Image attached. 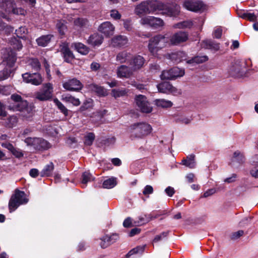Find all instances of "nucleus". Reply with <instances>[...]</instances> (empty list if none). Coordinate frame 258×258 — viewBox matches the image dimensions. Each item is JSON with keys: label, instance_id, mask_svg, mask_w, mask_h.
Segmentation results:
<instances>
[{"label": "nucleus", "instance_id": "f257e3e1", "mask_svg": "<svg viewBox=\"0 0 258 258\" xmlns=\"http://www.w3.org/2000/svg\"><path fill=\"white\" fill-rule=\"evenodd\" d=\"M169 45V37L167 34H158L149 39L148 48L151 54L156 56L159 50Z\"/></svg>", "mask_w": 258, "mask_h": 258}, {"label": "nucleus", "instance_id": "f03ea898", "mask_svg": "<svg viewBox=\"0 0 258 258\" xmlns=\"http://www.w3.org/2000/svg\"><path fill=\"white\" fill-rule=\"evenodd\" d=\"M163 4L157 0L143 1L135 8V14L141 17L147 14L154 13L162 9Z\"/></svg>", "mask_w": 258, "mask_h": 258}, {"label": "nucleus", "instance_id": "7ed1b4c3", "mask_svg": "<svg viewBox=\"0 0 258 258\" xmlns=\"http://www.w3.org/2000/svg\"><path fill=\"white\" fill-rule=\"evenodd\" d=\"M151 125L146 122H137L131 124L128 127L131 137L133 138L143 139L152 132Z\"/></svg>", "mask_w": 258, "mask_h": 258}, {"label": "nucleus", "instance_id": "20e7f679", "mask_svg": "<svg viewBox=\"0 0 258 258\" xmlns=\"http://www.w3.org/2000/svg\"><path fill=\"white\" fill-rule=\"evenodd\" d=\"M9 105L7 108L10 110L22 111L25 110L28 105V102L24 100L21 95L15 93L9 99Z\"/></svg>", "mask_w": 258, "mask_h": 258}, {"label": "nucleus", "instance_id": "39448f33", "mask_svg": "<svg viewBox=\"0 0 258 258\" xmlns=\"http://www.w3.org/2000/svg\"><path fill=\"white\" fill-rule=\"evenodd\" d=\"M24 142L38 151H44L51 147L50 143L42 138L28 137L25 139Z\"/></svg>", "mask_w": 258, "mask_h": 258}, {"label": "nucleus", "instance_id": "423d86ee", "mask_svg": "<svg viewBox=\"0 0 258 258\" xmlns=\"http://www.w3.org/2000/svg\"><path fill=\"white\" fill-rule=\"evenodd\" d=\"M53 88L50 83L43 84L41 89L36 93V98L41 101L50 100L53 96Z\"/></svg>", "mask_w": 258, "mask_h": 258}, {"label": "nucleus", "instance_id": "0eeeda50", "mask_svg": "<svg viewBox=\"0 0 258 258\" xmlns=\"http://www.w3.org/2000/svg\"><path fill=\"white\" fill-rule=\"evenodd\" d=\"M128 66L134 72H138L146 64V60L142 55L135 54L133 55L128 61Z\"/></svg>", "mask_w": 258, "mask_h": 258}, {"label": "nucleus", "instance_id": "6e6552de", "mask_svg": "<svg viewBox=\"0 0 258 258\" xmlns=\"http://www.w3.org/2000/svg\"><path fill=\"white\" fill-rule=\"evenodd\" d=\"M23 81L27 84H30L34 86H38L42 84L43 79L41 75L38 72H27L22 75Z\"/></svg>", "mask_w": 258, "mask_h": 258}, {"label": "nucleus", "instance_id": "1a4fd4ad", "mask_svg": "<svg viewBox=\"0 0 258 258\" xmlns=\"http://www.w3.org/2000/svg\"><path fill=\"white\" fill-rule=\"evenodd\" d=\"M140 22L142 25H148L154 29H159L164 25V22L162 19L154 16H145Z\"/></svg>", "mask_w": 258, "mask_h": 258}, {"label": "nucleus", "instance_id": "9d476101", "mask_svg": "<svg viewBox=\"0 0 258 258\" xmlns=\"http://www.w3.org/2000/svg\"><path fill=\"white\" fill-rule=\"evenodd\" d=\"M135 100L137 106L142 112L149 113L152 111V107L145 95H136Z\"/></svg>", "mask_w": 258, "mask_h": 258}, {"label": "nucleus", "instance_id": "9b49d317", "mask_svg": "<svg viewBox=\"0 0 258 258\" xmlns=\"http://www.w3.org/2000/svg\"><path fill=\"white\" fill-rule=\"evenodd\" d=\"M184 75V71L177 67H174L169 70L163 71L160 78L161 80H174Z\"/></svg>", "mask_w": 258, "mask_h": 258}, {"label": "nucleus", "instance_id": "f8f14e48", "mask_svg": "<svg viewBox=\"0 0 258 258\" xmlns=\"http://www.w3.org/2000/svg\"><path fill=\"white\" fill-rule=\"evenodd\" d=\"M183 6L188 11L197 12L203 10L205 5L201 1L185 0Z\"/></svg>", "mask_w": 258, "mask_h": 258}, {"label": "nucleus", "instance_id": "ddd939ff", "mask_svg": "<svg viewBox=\"0 0 258 258\" xmlns=\"http://www.w3.org/2000/svg\"><path fill=\"white\" fill-rule=\"evenodd\" d=\"M60 52L64 61L67 63H72V61L75 58V55L69 48V44L67 42H63L60 45Z\"/></svg>", "mask_w": 258, "mask_h": 258}, {"label": "nucleus", "instance_id": "4468645a", "mask_svg": "<svg viewBox=\"0 0 258 258\" xmlns=\"http://www.w3.org/2000/svg\"><path fill=\"white\" fill-rule=\"evenodd\" d=\"M63 88L70 91H79L83 88V85L76 78L69 80L62 84Z\"/></svg>", "mask_w": 258, "mask_h": 258}, {"label": "nucleus", "instance_id": "2eb2a0df", "mask_svg": "<svg viewBox=\"0 0 258 258\" xmlns=\"http://www.w3.org/2000/svg\"><path fill=\"white\" fill-rule=\"evenodd\" d=\"M188 38V34L187 32L180 31L174 33L171 38H169L170 44L177 45L186 41Z\"/></svg>", "mask_w": 258, "mask_h": 258}, {"label": "nucleus", "instance_id": "dca6fc26", "mask_svg": "<svg viewBox=\"0 0 258 258\" xmlns=\"http://www.w3.org/2000/svg\"><path fill=\"white\" fill-rule=\"evenodd\" d=\"M118 238L119 235L116 233H113L110 235L106 234L100 238L101 241L99 245L102 248L105 249L115 242Z\"/></svg>", "mask_w": 258, "mask_h": 258}, {"label": "nucleus", "instance_id": "f3484780", "mask_svg": "<svg viewBox=\"0 0 258 258\" xmlns=\"http://www.w3.org/2000/svg\"><path fill=\"white\" fill-rule=\"evenodd\" d=\"M245 72V66L242 67L239 63H235L230 68L229 73L232 77L239 78L244 75Z\"/></svg>", "mask_w": 258, "mask_h": 258}, {"label": "nucleus", "instance_id": "a211bd4d", "mask_svg": "<svg viewBox=\"0 0 258 258\" xmlns=\"http://www.w3.org/2000/svg\"><path fill=\"white\" fill-rule=\"evenodd\" d=\"M98 30L99 32L104 34L105 36L109 37L113 35L114 27L110 22L106 21L102 23L99 26Z\"/></svg>", "mask_w": 258, "mask_h": 258}, {"label": "nucleus", "instance_id": "6ab92c4d", "mask_svg": "<svg viewBox=\"0 0 258 258\" xmlns=\"http://www.w3.org/2000/svg\"><path fill=\"white\" fill-rule=\"evenodd\" d=\"M134 73L132 68L126 65H121L117 70V76L120 78H130L133 76Z\"/></svg>", "mask_w": 258, "mask_h": 258}, {"label": "nucleus", "instance_id": "aec40b11", "mask_svg": "<svg viewBox=\"0 0 258 258\" xmlns=\"http://www.w3.org/2000/svg\"><path fill=\"white\" fill-rule=\"evenodd\" d=\"M245 160L244 154L239 150H237L234 152L229 165L231 167L235 166V163L238 164L239 165H242L245 162Z\"/></svg>", "mask_w": 258, "mask_h": 258}, {"label": "nucleus", "instance_id": "412c9836", "mask_svg": "<svg viewBox=\"0 0 258 258\" xmlns=\"http://www.w3.org/2000/svg\"><path fill=\"white\" fill-rule=\"evenodd\" d=\"M157 89L159 92L163 93H175L177 92V89L174 87L169 82H163L157 85Z\"/></svg>", "mask_w": 258, "mask_h": 258}, {"label": "nucleus", "instance_id": "4be33fe9", "mask_svg": "<svg viewBox=\"0 0 258 258\" xmlns=\"http://www.w3.org/2000/svg\"><path fill=\"white\" fill-rule=\"evenodd\" d=\"M2 147L7 149L17 158H21L24 156V153L19 148H15L14 146L8 142L1 143Z\"/></svg>", "mask_w": 258, "mask_h": 258}, {"label": "nucleus", "instance_id": "5701e85b", "mask_svg": "<svg viewBox=\"0 0 258 258\" xmlns=\"http://www.w3.org/2000/svg\"><path fill=\"white\" fill-rule=\"evenodd\" d=\"M6 51L7 54L5 57V61L7 66L13 68L17 60V53L11 48L7 49Z\"/></svg>", "mask_w": 258, "mask_h": 258}, {"label": "nucleus", "instance_id": "b1692460", "mask_svg": "<svg viewBox=\"0 0 258 258\" xmlns=\"http://www.w3.org/2000/svg\"><path fill=\"white\" fill-rule=\"evenodd\" d=\"M161 11H163L161 13L163 15H166L169 17H176L180 13V7L177 5H175L172 7H167L166 8H163Z\"/></svg>", "mask_w": 258, "mask_h": 258}, {"label": "nucleus", "instance_id": "393cba45", "mask_svg": "<svg viewBox=\"0 0 258 258\" xmlns=\"http://www.w3.org/2000/svg\"><path fill=\"white\" fill-rule=\"evenodd\" d=\"M89 89L92 91L96 93V94L100 97H106L108 93L106 89L104 87L99 86L96 84H91L89 85Z\"/></svg>", "mask_w": 258, "mask_h": 258}, {"label": "nucleus", "instance_id": "a878e982", "mask_svg": "<svg viewBox=\"0 0 258 258\" xmlns=\"http://www.w3.org/2000/svg\"><path fill=\"white\" fill-rule=\"evenodd\" d=\"M103 40V36L97 33H95L91 35L87 40V42L88 44L95 47L101 45Z\"/></svg>", "mask_w": 258, "mask_h": 258}, {"label": "nucleus", "instance_id": "bb28decb", "mask_svg": "<svg viewBox=\"0 0 258 258\" xmlns=\"http://www.w3.org/2000/svg\"><path fill=\"white\" fill-rule=\"evenodd\" d=\"M169 58L174 63H178L187 59V54L183 51H178L171 53Z\"/></svg>", "mask_w": 258, "mask_h": 258}, {"label": "nucleus", "instance_id": "cd10ccee", "mask_svg": "<svg viewBox=\"0 0 258 258\" xmlns=\"http://www.w3.org/2000/svg\"><path fill=\"white\" fill-rule=\"evenodd\" d=\"M71 47L82 55H87L90 51V48L81 42L73 43Z\"/></svg>", "mask_w": 258, "mask_h": 258}, {"label": "nucleus", "instance_id": "c85d7f7f", "mask_svg": "<svg viewBox=\"0 0 258 258\" xmlns=\"http://www.w3.org/2000/svg\"><path fill=\"white\" fill-rule=\"evenodd\" d=\"M13 6H16L14 0H0V9L8 14H10V10Z\"/></svg>", "mask_w": 258, "mask_h": 258}, {"label": "nucleus", "instance_id": "c756f323", "mask_svg": "<svg viewBox=\"0 0 258 258\" xmlns=\"http://www.w3.org/2000/svg\"><path fill=\"white\" fill-rule=\"evenodd\" d=\"M25 193L18 189H16L15 194L12 196L20 204H25L28 202V199L25 197Z\"/></svg>", "mask_w": 258, "mask_h": 258}, {"label": "nucleus", "instance_id": "7c9ffc66", "mask_svg": "<svg viewBox=\"0 0 258 258\" xmlns=\"http://www.w3.org/2000/svg\"><path fill=\"white\" fill-rule=\"evenodd\" d=\"M52 37L53 35L51 34L42 35L37 38L36 41L38 46L45 47L50 42Z\"/></svg>", "mask_w": 258, "mask_h": 258}, {"label": "nucleus", "instance_id": "2f4dec72", "mask_svg": "<svg viewBox=\"0 0 258 258\" xmlns=\"http://www.w3.org/2000/svg\"><path fill=\"white\" fill-rule=\"evenodd\" d=\"M112 42L115 46L121 47L127 43L128 39L125 36L118 35L112 39Z\"/></svg>", "mask_w": 258, "mask_h": 258}, {"label": "nucleus", "instance_id": "473e14b6", "mask_svg": "<svg viewBox=\"0 0 258 258\" xmlns=\"http://www.w3.org/2000/svg\"><path fill=\"white\" fill-rule=\"evenodd\" d=\"M54 169V166L52 162L46 165L40 172L41 177H50L52 175V172Z\"/></svg>", "mask_w": 258, "mask_h": 258}, {"label": "nucleus", "instance_id": "72a5a7b5", "mask_svg": "<svg viewBox=\"0 0 258 258\" xmlns=\"http://www.w3.org/2000/svg\"><path fill=\"white\" fill-rule=\"evenodd\" d=\"M93 100L91 98H88L84 100L82 105L79 108L78 111L80 113H84L87 110H90L93 107Z\"/></svg>", "mask_w": 258, "mask_h": 258}, {"label": "nucleus", "instance_id": "f704fd0d", "mask_svg": "<svg viewBox=\"0 0 258 258\" xmlns=\"http://www.w3.org/2000/svg\"><path fill=\"white\" fill-rule=\"evenodd\" d=\"M9 43L13 47V49L17 50H20L23 47V44L20 38L13 36L9 40Z\"/></svg>", "mask_w": 258, "mask_h": 258}, {"label": "nucleus", "instance_id": "c9c22d12", "mask_svg": "<svg viewBox=\"0 0 258 258\" xmlns=\"http://www.w3.org/2000/svg\"><path fill=\"white\" fill-rule=\"evenodd\" d=\"M208 57L207 55L199 56L197 55L191 59L186 60V63L188 64H200L207 61L208 60Z\"/></svg>", "mask_w": 258, "mask_h": 258}, {"label": "nucleus", "instance_id": "e433bc0d", "mask_svg": "<svg viewBox=\"0 0 258 258\" xmlns=\"http://www.w3.org/2000/svg\"><path fill=\"white\" fill-rule=\"evenodd\" d=\"M203 47L206 49L218 51L220 49L219 43L211 40H204L203 42Z\"/></svg>", "mask_w": 258, "mask_h": 258}, {"label": "nucleus", "instance_id": "4c0bfd02", "mask_svg": "<svg viewBox=\"0 0 258 258\" xmlns=\"http://www.w3.org/2000/svg\"><path fill=\"white\" fill-rule=\"evenodd\" d=\"M66 23L67 22L63 20H59L57 21L56 28L59 35L61 36L65 35L66 32L67 30Z\"/></svg>", "mask_w": 258, "mask_h": 258}, {"label": "nucleus", "instance_id": "58836bf2", "mask_svg": "<svg viewBox=\"0 0 258 258\" xmlns=\"http://www.w3.org/2000/svg\"><path fill=\"white\" fill-rule=\"evenodd\" d=\"M146 245H139L136 246V247L130 250L124 256V258H129L132 255L137 254L141 253L142 254L145 249V247Z\"/></svg>", "mask_w": 258, "mask_h": 258}, {"label": "nucleus", "instance_id": "ea45409f", "mask_svg": "<svg viewBox=\"0 0 258 258\" xmlns=\"http://www.w3.org/2000/svg\"><path fill=\"white\" fill-rule=\"evenodd\" d=\"M95 178L93 176V175L88 171L84 172L81 176V182L83 184V187H85L86 186V184L88 182H90L91 181H93Z\"/></svg>", "mask_w": 258, "mask_h": 258}, {"label": "nucleus", "instance_id": "a19ab883", "mask_svg": "<svg viewBox=\"0 0 258 258\" xmlns=\"http://www.w3.org/2000/svg\"><path fill=\"white\" fill-rule=\"evenodd\" d=\"M13 72V68H10L9 66L6 65L3 69L0 71V79L4 80L8 79Z\"/></svg>", "mask_w": 258, "mask_h": 258}, {"label": "nucleus", "instance_id": "79ce46f5", "mask_svg": "<svg viewBox=\"0 0 258 258\" xmlns=\"http://www.w3.org/2000/svg\"><path fill=\"white\" fill-rule=\"evenodd\" d=\"M130 55L131 53L127 52L126 51H122L119 52L116 55V59L120 63H123L126 61H128L129 59L130 58H129Z\"/></svg>", "mask_w": 258, "mask_h": 258}, {"label": "nucleus", "instance_id": "37998d69", "mask_svg": "<svg viewBox=\"0 0 258 258\" xmlns=\"http://www.w3.org/2000/svg\"><path fill=\"white\" fill-rule=\"evenodd\" d=\"M195 155L191 154L187 156L186 159L182 160V164L190 168H194L195 166Z\"/></svg>", "mask_w": 258, "mask_h": 258}, {"label": "nucleus", "instance_id": "c03bdc74", "mask_svg": "<svg viewBox=\"0 0 258 258\" xmlns=\"http://www.w3.org/2000/svg\"><path fill=\"white\" fill-rule=\"evenodd\" d=\"M28 32V29L25 26H21L18 29L15 31V34L17 37L19 38L22 39L24 40L26 39V35Z\"/></svg>", "mask_w": 258, "mask_h": 258}, {"label": "nucleus", "instance_id": "a18cd8bd", "mask_svg": "<svg viewBox=\"0 0 258 258\" xmlns=\"http://www.w3.org/2000/svg\"><path fill=\"white\" fill-rule=\"evenodd\" d=\"M53 102L55 105L57 106V108L65 116H68L69 110L57 98H56L54 99Z\"/></svg>", "mask_w": 258, "mask_h": 258}, {"label": "nucleus", "instance_id": "49530a36", "mask_svg": "<svg viewBox=\"0 0 258 258\" xmlns=\"http://www.w3.org/2000/svg\"><path fill=\"white\" fill-rule=\"evenodd\" d=\"M193 26V22L190 20L183 21L177 23L173 26L175 28L184 29V28H190Z\"/></svg>", "mask_w": 258, "mask_h": 258}, {"label": "nucleus", "instance_id": "de8ad7c7", "mask_svg": "<svg viewBox=\"0 0 258 258\" xmlns=\"http://www.w3.org/2000/svg\"><path fill=\"white\" fill-rule=\"evenodd\" d=\"M63 100L66 102L70 103L73 104V105L78 106L81 102L78 98H76L71 95H67L63 98Z\"/></svg>", "mask_w": 258, "mask_h": 258}, {"label": "nucleus", "instance_id": "09e8293b", "mask_svg": "<svg viewBox=\"0 0 258 258\" xmlns=\"http://www.w3.org/2000/svg\"><path fill=\"white\" fill-rule=\"evenodd\" d=\"M155 104L162 108H168L172 106L173 103L170 101L165 100V99H156Z\"/></svg>", "mask_w": 258, "mask_h": 258}, {"label": "nucleus", "instance_id": "8fccbe9b", "mask_svg": "<svg viewBox=\"0 0 258 258\" xmlns=\"http://www.w3.org/2000/svg\"><path fill=\"white\" fill-rule=\"evenodd\" d=\"M21 205L19 202L12 196L9 202V209L10 213L16 210Z\"/></svg>", "mask_w": 258, "mask_h": 258}, {"label": "nucleus", "instance_id": "3c124183", "mask_svg": "<svg viewBox=\"0 0 258 258\" xmlns=\"http://www.w3.org/2000/svg\"><path fill=\"white\" fill-rule=\"evenodd\" d=\"M116 184L115 178H110L104 180L102 184V186L104 188H111L114 187Z\"/></svg>", "mask_w": 258, "mask_h": 258}, {"label": "nucleus", "instance_id": "603ef678", "mask_svg": "<svg viewBox=\"0 0 258 258\" xmlns=\"http://www.w3.org/2000/svg\"><path fill=\"white\" fill-rule=\"evenodd\" d=\"M29 64L31 68L37 72L39 71L41 69V63L36 58H31Z\"/></svg>", "mask_w": 258, "mask_h": 258}, {"label": "nucleus", "instance_id": "864d4df0", "mask_svg": "<svg viewBox=\"0 0 258 258\" xmlns=\"http://www.w3.org/2000/svg\"><path fill=\"white\" fill-rule=\"evenodd\" d=\"M95 138V136L93 133H88L84 137V144L87 146L92 145Z\"/></svg>", "mask_w": 258, "mask_h": 258}, {"label": "nucleus", "instance_id": "5fc2aeb1", "mask_svg": "<svg viewBox=\"0 0 258 258\" xmlns=\"http://www.w3.org/2000/svg\"><path fill=\"white\" fill-rule=\"evenodd\" d=\"M126 94L127 92L125 89H113L111 90V95L115 98L124 96L126 95Z\"/></svg>", "mask_w": 258, "mask_h": 258}, {"label": "nucleus", "instance_id": "6e6d98bb", "mask_svg": "<svg viewBox=\"0 0 258 258\" xmlns=\"http://www.w3.org/2000/svg\"><path fill=\"white\" fill-rule=\"evenodd\" d=\"M26 13L25 10L22 8H17L15 6L12 7L10 10V14H13L17 15H23L24 16Z\"/></svg>", "mask_w": 258, "mask_h": 258}, {"label": "nucleus", "instance_id": "4d7b16f0", "mask_svg": "<svg viewBox=\"0 0 258 258\" xmlns=\"http://www.w3.org/2000/svg\"><path fill=\"white\" fill-rule=\"evenodd\" d=\"M88 21L87 19L79 18L74 21L75 26L80 27H84L87 25Z\"/></svg>", "mask_w": 258, "mask_h": 258}, {"label": "nucleus", "instance_id": "13d9d810", "mask_svg": "<svg viewBox=\"0 0 258 258\" xmlns=\"http://www.w3.org/2000/svg\"><path fill=\"white\" fill-rule=\"evenodd\" d=\"M169 233V231L162 232L161 234L157 235L155 236L153 242L156 243L161 240L162 238L167 237Z\"/></svg>", "mask_w": 258, "mask_h": 258}, {"label": "nucleus", "instance_id": "bf43d9fd", "mask_svg": "<svg viewBox=\"0 0 258 258\" xmlns=\"http://www.w3.org/2000/svg\"><path fill=\"white\" fill-rule=\"evenodd\" d=\"M116 139L115 137H112L111 138H106L104 140H102V143L107 146H109L111 145H113L115 142Z\"/></svg>", "mask_w": 258, "mask_h": 258}, {"label": "nucleus", "instance_id": "052dcab7", "mask_svg": "<svg viewBox=\"0 0 258 258\" xmlns=\"http://www.w3.org/2000/svg\"><path fill=\"white\" fill-rule=\"evenodd\" d=\"M153 191L154 189L153 187L150 185H147L144 187V189L143 191V194L144 195L147 196L153 194Z\"/></svg>", "mask_w": 258, "mask_h": 258}, {"label": "nucleus", "instance_id": "680f3d73", "mask_svg": "<svg viewBox=\"0 0 258 258\" xmlns=\"http://www.w3.org/2000/svg\"><path fill=\"white\" fill-rule=\"evenodd\" d=\"M132 85L134 87H135L137 89L142 91L143 90H145L146 89V85L139 83L136 81H133L132 83Z\"/></svg>", "mask_w": 258, "mask_h": 258}, {"label": "nucleus", "instance_id": "e2e57ef3", "mask_svg": "<svg viewBox=\"0 0 258 258\" xmlns=\"http://www.w3.org/2000/svg\"><path fill=\"white\" fill-rule=\"evenodd\" d=\"M149 69L151 72L156 73L160 71V68L159 64L156 63H153L150 64Z\"/></svg>", "mask_w": 258, "mask_h": 258}, {"label": "nucleus", "instance_id": "0e129e2a", "mask_svg": "<svg viewBox=\"0 0 258 258\" xmlns=\"http://www.w3.org/2000/svg\"><path fill=\"white\" fill-rule=\"evenodd\" d=\"M110 16L114 20H119L121 18V15L116 10H112L110 12Z\"/></svg>", "mask_w": 258, "mask_h": 258}, {"label": "nucleus", "instance_id": "69168bd1", "mask_svg": "<svg viewBox=\"0 0 258 258\" xmlns=\"http://www.w3.org/2000/svg\"><path fill=\"white\" fill-rule=\"evenodd\" d=\"M243 234L244 231L243 230H239L237 232L232 233L231 236V238L232 239H238L240 236H242Z\"/></svg>", "mask_w": 258, "mask_h": 258}, {"label": "nucleus", "instance_id": "338daca9", "mask_svg": "<svg viewBox=\"0 0 258 258\" xmlns=\"http://www.w3.org/2000/svg\"><path fill=\"white\" fill-rule=\"evenodd\" d=\"M237 178V175L235 173H233L231 177H227L224 180L226 183H230L235 181L236 179Z\"/></svg>", "mask_w": 258, "mask_h": 258}, {"label": "nucleus", "instance_id": "774afa93", "mask_svg": "<svg viewBox=\"0 0 258 258\" xmlns=\"http://www.w3.org/2000/svg\"><path fill=\"white\" fill-rule=\"evenodd\" d=\"M222 34V30L221 28H218L215 30L213 32V37L217 39H220Z\"/></svg>", "mask_w": 258, "mask_h": 258}]
</instances>
